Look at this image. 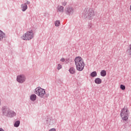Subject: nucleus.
I'll return each instance as SVG.
<instances>
[{"label":"nucleus","instance_id":"f257e3e1","mask_svg":"<svg viewBox=\"0 0 131 131\" xmlns=\"http://www.w3.org/2000/svg\"><path fill=\"white\" fill-rule=\"evenodd\" d=\"M75 64L76 65V68L78 71H82L83 68H84V62L83 59L80 56L76 57L75 58Z\"/></svg>","mask_w":131,"mask_h":131},{"label":"nucleus","instance_id":"f03ea898","mask_svg":"<svg viewBox=\"0 0 131 131\" xmlns=\"http://www.w3.org/2000/svg\"><path fill=\"white\" fill-rule=\"evenodd\" d=\"M121 117L123 120H127L128 119V110L127 107H124L121 112Z\"/></svg>","mask_w":131,"mask_h":131},{"label":"nucleus","instance_id":"7ed1b4c3","mask_svg":"<svg viewBox=\"0 0 131 131\" xmlns=\"http://www.w3.org/2000/svg\"><path fill=\"white\" fill-rule=\"evenodd\" d=\"M21 38L24 40H30V39L33 38V33H32V31L27 32L25 34L23 35Z\"/></svg>","mask_w":131,"mask_h":131},{"label":"nucleus","instance_id":"20e7f679","mask_svg":"<svg viewBox=\"0 0 131 131\" xmlns=\"http://www.w3.org/2000/svg\"><path fill=\"white\" fill-rule=\"evenodd\" d=\"M35 94H36V95H37L38 96H39L40 98H42V97H43V96L46 95V90L42 89V88L38 87L35 89Z\"/></svg>","mask_w":131,"mask_h":131},{"label":"nucleus","instance_id":"39448f33","mask_svg":"<svg viewBox=\"0 0 131 131\" xmlns=\"http://www.w3.org/2000/svg\"><path fill=\"white\" fill-rule=\"evenodd\" d=\"M3 113L9 117H14V116H16V113L15 112L10 111V110L8 108H6L5 111H3Z\"/></svg>","mask_w":131,"mask_h":131},{"label":"nucleus","instance_id":"423d86ee","mask_svg":"<svg viewBox=\"0 0 131 131\" xmlns=\"http://www.w3.org/2000/svg\"><path fill=\"white\" fill-rule=\"evenodd\" d=\"M95 16H96V14H95V11H94V10L92 9H90L88 11V15L87 18H88L89 20H92L94 19V17H95Z\"/></svg>","mask_w":131,"mask_h":131},{"label":"nucleus","instance_id":"0eeeda50","mask_svg":"<svg viewBox=\"0 0 131 131\" xmlns=\"http://www.w3.org/2000/svg\"><path fill=\"white\" fill-rule=\"evenodd\" d=\"M25 79H26V78H25V76L23 75H19L17 77V80L18 82H19L20 83H23V82L25 81Z\"/></svg>","mask_w":131,"mask_h":131},{"label":"nucleus","instance_id":"6e6552de","mask_svg":"<svg viewBox=\"0 0 131 131\" xmlns=\"http://www.w3.org/2000/svg\"><path fill=\"white\" fill-rule=\"evenodd\" d=\"M95 82L96 84H101L102 83V79L100 78H97L95 80Z\"/></svg>","mask_w":131,"mask_h":131},{"label":"nucleus","instance_id":"1a4fd4ad","mask_svg":"<svg viewBox=\"0 0 131 131\" xmlns=\"http://www.w3.org/2000/svg\"><path fill=\"white\" fill-rule=\"evenodd\" d=\"M30 100H31V101H35L36 100V96L35 94H32L31 95Z\"/></svg>","mask_w":131,"mask_h":131},{"label":"nucleus","instance_id":"9d476101","mask_svg":"<svg viewBox=\"0 0 131 131\" xmlns=\"http://www.w3.org/2000/svg\"><path fill=\"white\" fill-rule=\"evenodd\" d=\"M5 33H4V32L0 30V40H2V39H3L4 37H5Z\"/></svg>","mask_w":131,"mask_h":131},{"label":"nucleus","instance_id":"9b49d317","mask_svg":"<svg viewBox=\"0 0 131 131\" xmlns=\"http://www.w3.org/2000/svg\"><path fill=\"white\" fill-rule=\"evenodd\" d=\"M100 74L101 75V76H106V75L107 74V73L106 72V71L103 70L101 71Z\"/></svg>","mask_w":131,"mask_h":131},{"label":"nucleus","instance_id":"f8f14e48","mask_svg":"<svg viewBox=\"0 0 131 131\" xmlns=\"http://www.w3.org/2000/svg\"><path fill=\"white\" fill-rule=\"evenodd\" d=\"M21 7H23L22 9V11L23 12H25V11H26V10H27V5H26V4H25L24 5H22Z\"/></svg>","mask_w":131,"mask_h":131},{"label":"nucleus","instance_id":"ddd939ff","mask_svg":"<svg viewBox=\"0 0 131 131\" xmlns=\"http://www.w3.org/2000/svg\"><path fill=\"white\" fill-rule=\"evenodd\" d=\"M69 72L71 74H74V73H75V69L73 68H71L69 70Z\"/></svg>","mask_w":131,"mask_h":131},{"label":"nucleus","instance_id":"4468645a","mask_svg":"<svg viewBox=\"0 0 131 131\" xmlns=\"http://www.w3.org/2000/svg\"><path fill=\"white\" fill-rule=\"evenodd\" d=\"M90 76H91V77H96V76H97V72L96 71L93 72L90 74Z\"/></svg>","mask_w":131,"mask_h":131},{"label":"nucleus","instance_id":"2eb2a0df","mask_svg":"<svg viewBox=\"0 0 131 131\" xmlns=\"http://www.w3.org/2000/svg\"><path fill=\"white\" fill-rule=\"evenodd\" d=\"M20 125V121H17L15 123H14V126L15 127H18L19 125Z\"/></svg>","mask_w":131,"mask_h":131},{"label":"nucleus","instance_id":"dca6fc26","mask_svg":"<svg viewBox=\"0 0 131 131\" xmlns=\"http://www.w3.org/2000/svg\"><path fill=\"white\" fill-rule=\"evenodd\" d=\"M58 10L59 12H63V6H58Z\"/></svg>","mask_w":131,"mask_h":131},{"label":"nucleus","instance_id":"f3484780","mask_svg":"<svg viewBox=\"0 0 131 131\" xmlns=\"http://www.w3.org/2000/svg\"><path fill=\"white\" fill-rule=\"evenodd\" d=\"M67 11L69 14H72L73 13V9L72 8H69Z\"/></svg>","mask_w":131,"mask_h":131},{"label":"nucleus","instance_id":"a211bd4d","mask_svg":"<svg viewBox=\"0 0 131 131\" xmlns=\"http://www.w3.org/2000/svg\"><path fill=\"white\" fill-rule=\"evenodd\" d=\"M120 89L124 91V90H125V86L122 84L120 85Z\"/></svg>","mask_w":131,"mask_h":131},{"label":"nucleus","instance_id":"6ab92c4d","mask_svg":"<svg viewBox=\"0 0 131 131\" xmlns=\"http://www.w3.org/2000/svg\"><path fill=\"white\" fill-rule=\"evenodd\" d=\"M55 26H59L60 25V21H56L55 23Z\"/></svg>","mask_w":131,"mask_h":131},{"label":"nucleus","instance_id":"aec40b11","mask_svg":"<svg viewBox=\"0 0 131 131\" xmlns=\"http://www.w3.org/2000/svg\"><path fill=\"white\" fill-rule=\"evenodd\" d=\"M61 68H62V66H61V64H58V67H57L58 70H60V69H61Z\"/></svg>","mask_w":131,"mask_h":131},{"label":"nucleus","instance_id":"412c9836","mask_svg":"<svg viewBox=\"0 0 131 131\" xmlns=\"http://www.w3.org/2000/svg\"><path fill=\"white\" fill-rule=\"evenodd\" d=\"M128 53H129V55H131V44L129 46V49Z\"/></svg>","mask_w":131,"mask_h":131},{"label":"nucleus","instance_id":"4be33fe9","mask_svg":"<svg viewBox=\"0 0 131 131\" xmlns=\"http://www.w3.org/2000/svg\"><path fill=\"white\" fill-rule=\"evenodd\" d=\"M60 61H61V62H64V61H65V59L62 58L60 59Z\"/></svg>","mask_w":131,"mask_h":131},{"label":"nucleus","instance_id":"5701e85b","mask_svg":"<svg viewBox=\"0 0 131 131\" xmlns=\"http://www.w3.org/2000/svg\"><path fill=\"white\" fill-rule=\"evenodd\" d=\"M49 131H56V129L55 128H52Z\"/></svg>","mask_w":131,"mask_h":131},{"label":"nucleus","instance_id":"b1692460","mask_svg":"<svg viewBox=\"0 0 131 131\" xmlns=\"http://www.w3.org/2000/svg\"><path fill=\"white\" fill-rule=\"evenodd\" d=\"M0 131H5L2 128H0Z\"/></svg>","mask_w":131,"mask_h":131},{"label":"nucleus","instance_id":"393cba45","mask_svg":"<svg viewBox=\"0 0 131 131\" xmlns=\"http://www.w3.org/2000/svg\"><path fill=\"white\" fill-rule=\"evenodd\" d=\"M63 6H66V3L63 4Z\"/></svg>","mask_w":131,"mask_h":131},{"label":"nucleus","instance_id":"a878e982","mask_svg":"<svg viewBox=\"0 0 131 131\" xmlns=\"http://www.w3.org/2000/svg\"><path fill=\"white\" fill-rule=\"evenodd\" d=\"M0 105H1V99H0Z\"/></svg>","mask_w":131,"mask_h":131},{"label":"nucleus","instance_id":"bb28decb","mask_svg":"<svg viewBox=\"0 0 131 131\" xmlns=\"http://www.w3.org/2000/svg\"><path fill=\"white\" fill-rule=\"evenodd\" d=\"M28 4H29V3H28Z\"/></svg>","mask_w":131,"mask_h":131}]
</instances>
